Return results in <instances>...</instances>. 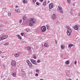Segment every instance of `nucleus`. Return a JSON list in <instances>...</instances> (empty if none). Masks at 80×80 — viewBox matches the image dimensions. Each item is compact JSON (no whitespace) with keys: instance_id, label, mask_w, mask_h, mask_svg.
<instances>
[{"instance_id":"15","label":"nucleus","mask_w":80,"mask_h":80,"mask_svg":"<svg viewBox=\"0 0 80 80\" xmlns=\"http://www.w3.org/2000/svg\"><path fill=\"white\" fill-rule=\"evenodd\" d=\"M14 57H19V54L18 53H16L14 54Z\"/></svg>"},{"instance_id":"36","label":"nucleus","mask_w":80,"mask_h":80,"mask_svg":"<svg viewBox=\"0 0 80 80\" xmlns=\"http://www.w3.org/2000/svg\"><path fill=\"white\" fill-rule=\"evenodd\" d=\"M21 34L22 36H23V33H21Z\"/></svg>"},{"instance_id":"19","label":"nucleus","mask_w":80,"mask_h":80,"mask_svg":"<svg viewBox=\"0 0 80 80\" xmlns=\"http://www.w3.org/2000/svg\"><path fill=\"white\" fill-rule=\"evenodd\" d=\"M27 48V50H28V51H29L30 49V48L28 46L27 48Z\"/></svg>"},{"instance_id":"32","label":"nucleus","mask_w":80,"mask_h":80,"mask_svg":"<svg viewBox=\"0 0 80 80\" xmlns=\"http://www.w3.org/2000/svg\"><path fill=\"white\" fill-rule=\"evenodd\" d=\"M8 15L9 16H10V15H11V13H8Z\"/></svg>"},{"instance_id":"42","label":"nucleus","mask_w":80,"mask_h":80,"mask_svg":"<svg viewBox=\"0 0 80 80\" xmlns=\"http://www.w3.org/2000/svg\"><path fill=\"white\" fill-rule=\"evenodd\" d=\"M40 80H43V79H40Z\"/></svg>"},{"instance_id":"29","label":"nucleus","mask_w":80,"mask_h":80,"mask_svg":"<svg viewBox=\"0 0 80 80\" xmlns=\"http://www.w3.org/2000/svg\"><path fill=\"white\" fill-rule=\"evenodd\" d=\"M33 58H34V59H36V58H37V57H36V56H34L33 57Z\"/></svg>"},{"instance_id":"46","label":"nucleus","mask_w":80,"mask_h":80,"mask_svg":"<svg viewBox=\"0 0 80 80\" xmlns=\"http://www.w3.org/2000/svg\"><path fill=\"white\" fill-rule=\"evenodd\" d=\"M48 2H49V1H48Z\"/></svg>"},{"instance_id":"26","label":"nucleus","mask_w":80,"mask_h":80,"mask_svg":"<svg viewBox=\"0 0 80 80\" xmlns=\"http://www.w3.org/2000/svg\"><path fill=\"white\" fill-rule=\"evenodd\" d=\"M38 63H40V59H38L37 61Z\"/></svg>"},{"instance_id":"21","label":"nucleus","mask_w":80,"mask_h":80,"mask_svg":"<svg viewBox=\"0 0 80 80\" xmlns=\"http://www.w3.org/2000/svg\"><path fill=\"white\" fill-rule=\"evenodd\" d=\"M22 18L23 20H25L27 19V17L25 16H24Z\"/></svg>"},{"instance_id":"23","label":"nucleus","mask_w":80,"mask_h":80,"mask_svg":"<svg viewBox=\"0 0 80 80\" xmlns=\"http://www.w3.org/2000/svg\"><path fill=\"white\" fill-rule=\"evenodd\" d=\"M46 4L47 3L46 2H44L42 4L44 6L46 5Z\"/></svg>"},{"instance_id":"45","label":"nucleus","mask_w":80,"mask_h":80,"mask_svg":"<svg viewBox=\"0 0 80 80\" xmlns=\"http://www.w3.org/2000/svg\"><path fill=\"white\" fill-rule=\"evenodd\" d=\"M4 57L3 56H2V58H3Z\"/></svg>"},{"instance_id":"17","label":"nucleus","mask_w":80,"mask_h":80,"mask_svg":"<svg viewBox=\"0 0 80 80\" xmlns=\"http://www.w3.org/2000/svg\"><path fill=\"white\" fill-rule=\"evenodd\" d=\"M12 75L13 77H15L16 76V74L15 73H12Z\"/></svg>"},{"instance_id":"44","label":"nucleus","mask_w":80,"mask_h":80,"mask_svg":"<svg viewBox=\"0 0 80 80\" xmlns=\"http://www.w3.org/2000/svg\"><path fill=\"white\" fill-rule=\"evenodd\" d=\"M2 53V52L0 51V53L1 54Z\"/></svg>"},{"instance_id":"16","label":"nucleus","mask_w":80,"mask_h":80,"mask_svg":"<svg viewBox=\"0 0 80 80\" xmlns=\"http://www.w3.org/2000/svg\"><path fill=\"white\" fill-rule=\"evenodd\" d=\"M66 63L67 65H68L70 63V61L69 60H67L66 62Z\"/></svg>"},{"instance_id":"25","label":"nucleus","mask_w":80,"mask_h":80,"mask_svg":"<svg viewBox=\"0 0 80 80\" xmlns=\"http://www.w3.org/2000/svg\"><path fill=\"white\" fill-rule=\"evenodd\" d=\"M9 45V42H7L5 44V45Z\"/></svg>"},{"instance_id":"27","label":"nucleus","mask_w":80,"mask_h":80,"mask_svg":"<svg viewBox=\"0 0 80 80\" xmlns=\"http://www.w3.org/2000/svg\"><path fill=\"white\" fill-rule=\"evenodd\" d=\"M68 1V2L69 3H70L71 1L70 0H67Z\"/></svg>"},{"instance_id":"10","label":"nucleus","mask_w":80,"mask_h":80,"mask_svg":"<svg viewBox=\"0 0 80 80\" xmlns=\"http://www.w3.org/2000/svg\"><path fill=\"white\" fill-rule=\"evenodd\" d=\"M74 30H77L78 29V26L76 25L74 27Z\"/></svg>"},{"instance_id":"12","label":"nucleus","mask_w":80,"mask_h":80,"mask_svg":"<svg viewBox=\"0 0 80 80\" xmlns=\"http://www.w3.org/2000/svg\"><path fill=\"white\" fill-rule=\"evenodd\" d=\"M44 46H45V47H49V46L48 45V43H44Z\"/></svg>"},{"instance_id":"24","label":"nucleus","mask_w":80,"mask_h":80,"mask_svg":"<svg viewBox=\"0 0 80 80\" xmlns=\"http://www.w3.org/2000/svg\"><path fill=\"white\" fill-rule=\"evenodd\" d=\"M46 27H47V28H49V27H50V25H46Z\"/></svg>"},{"instance_id":"7","label":"nucleus","mask_w":80,"mask_h":80,"mask_svg":"<svg viewBox=\"0 0 80 80\" xmlns=\"http://www.w3.org/2000/svg\"><path fill=\"white\" fill-rule=\"evenodd\" d=\"M27 62L28 65L29 67H32V66H33L32 64V63L31 62H30L29 60H27Z\"/></svg>"},{"instance_id":"41","label":"nucleus","mask_w":80,"mask_h":80,"mask_svg":"<svg viewBox=\"0 0 80 80\" xmlns=\"http://www.w3.org/2000/svg\"><path fill=\"white\" fill-rule=\"evenodd\" d=\"M56 44H57V41H56Z\"/></svg>"},{"instance_id":"35","label":"nucleus","mask_w":80,"mask_h":80,"mask_svg":"<svg viewBox=\"0 0 80 80\" xmlns=\"http://www.w3.org/2000/svg\"><path fill=\"white\" fill-rule=\"evenodd\" d=\"M22 22V19H20V23H21V22Z\"/></svg>"},{"instance_id":"33","label":"nucleus","mask_w":80,"mask_h":80,"mask_svg":"<svg viewBox=\"0 0 80 80\" xmlns=\"http://www.w3.org/2000/svg\"><path fill=\"white\" fill-rule=\"evenodd\" d=\"M32 1L33 2H35L37 1V0H32Z\"/></svg>"},{"instance_id":"8","label":"nucleus","mask_w":80,"mask_h":80,"mask_svg":"<svg viewBox=\"0 0 80 80\" xmlns=\"http://www.w3.org/2000/svg\"><path fill=\"white\" fill-rule=\"evenodd\" d=\"M53 3H50L49 5V8L50 9H52V8H53Z\"/></svg>"},{"instance_id":"22","label":"nucleus","mask_w":80,"mask_h":80,"mask_svg":"<svg viewBox=\"0 0 80 80\" xmlns=\"http://www.w3.org/2000/svg\"><path fill=\"white\" fill-rule=\"evenodd\" d=\"M61 48L62 49H64V48H65V47L63 45H61Z\"/></svg>"},{"instance_id":"37","label":"nucleus","mask_w":80,"mask_h":80,"mask_svg":"<svg viewBox=\"0 0 80 80\" xmlns=\"http://www.w3.org/2000/svg\"><path fill=\"white\" fill-rule=\"evenodd\" d=\"M75 64H77V61H75Z\"/></svg>"},{"instance_id":"40","label":"nucleus","mask_w":80,"mask_h":80,"mask_svg":"<svg viewBox=\"0 0 80 80\" xmlns=\"http://www.w3.org/2000/svg\"><path fill=\"white\" fill-rule=\"evenodd\" d=\"M67 80H72V79L69 78Z\"/></svg>"},{"instance_id":"13","label":"nucleus","mask_w":80,"mask_h":80,"mask_svg":"<svg viewBox=\"0 0 80 80\" xmlns=\"http://www.w3.org/2000/svg\"><path fill=\"white\" fill-rule=\"evenodd\" d=\"M16 36L18 37L19 39L20 40H21V39H22V37H21L19 35H17Z\"/></svg>"},{"instance_id":"31","label":"nucleus","mask_w":80,"mask_h":80,"mask_svg":"<svg viewBox=\"0 0 80 80\" xmlns=\"http://www.w3.org/2000/svg\"><path fill=\"white\" fill-rule=\"evenodd\" d=\"M35 76H36V77H37V76H38V74L36 73L35 74Z\"/></svg>"},{"instance_id":"5","label":"nucleus","mask_w":80,"mask_h":80,"mask_svg":"<svg viewBox=\"0 0 80 80\" xmlns=\"http://www.w3.org/2000/svg\"><path fill=\"white\" fill-rule=\"evenodd\" d=\"M31 61L32 63L36 65H37V62L35 60L31 59Z\"/></svg>"},{"instance_id":"1","label":"nucleus","mask_w":80,"mask_h":80,"mask_svg":"<svg viewBox=\"0 0 80 80\" xmlns=\"http://www.w3.org/2000/svg\"><path fill=\"white\" fill-rule=\"evenodd\" d=\"M36 22V19L34 18H32L30 19V26H33V25Z\"/></svg>"},{"instance_id":"43","label":"nucleus","mask_w":80,"mask_h":80,"mask_svg":"<svg viewBox=\"0 0 80 80\" xmlns=\"http://www.w3.org/2000/svg\"><path fill=\"white\" fill-rule=\"evenodd\" d=\"M18 6H16V8H18Z\"/></svg>"},{"instance_id":"38","label":"nucleus","mask_w":80,"mask_h":80,"mask_svg":"<svg viewBox=\"0 0 80 80\" xmlns=\"http://www.w3.org/2000/svg\"><path fill=\"white\" fill-rule=\"evenodd\" d=\"M40 2H43V0H40Z\"/></svg>"},{"instance_id":"18","label":"nucleus","mask_w":80,"mask_h":80,"mask_svg":"<svg viewBox=\"0 0 80 80\" xmlns=\"http://www.w3.org/2000/svg\"><path fill=\"white\" fill-rule=\"evenodd\" d=\"M73 44H70L68 45V47H73Z\"/></svg>"},{"instance_id":"20","label":"nucleus","mask_w":80,"mask_h":80,"mask_svg":"<svg viewBox=\"0 0 80 80\" xmlns=\"http://www.w3.org/2000/svg\"><path fill=\"white\" fill-rule=\"evenodd\" d=\"M23 3H27V0H23Z\"/></svg>"},{"instance_id":"3","label":"nucleus","mask_w":80,"mask_h":80,"mask_svg":"<svg viewBox=\"0 0 80 80\" xmlns=\"http://www.w3.org/2000/svg\"><path fill=\"white\" fill-rule=\"evenodd\" d=\"M16 61L14 60H12L11 62V65L12 66L14 67L16 65Z\"/></svg>"},{"instance_id":"14","label":"nucleus","mask_w":80,"mask_h":80,"mask_svg":"<svg viewBox=\"0 0 80 80\" xmlns=\"http://www.w3.org/2000/svg\"><path fill=\"white\" fill-rule=\"evenodd\" d=\"M15 10L17 13H19V12H20V10L18 9H17V8H16L15 9Z\"/></svg>"},{"instance_id":"2","label":"nucleus","mask_w":80,"mask_h":80,"mask_svg":"<svg viewBox=\"0 0 80 80\" xmlns=\"http://www.w3.org/2000/svg\"><path fill=\"white\" fill-rule=\"evenodd\" d=\"M72 32V29L70 28V27L68 28V30H67V33L68 36H70V34Z\"/></svg>"},{"instance_id":"6","label":"nucleus","mask_w":80,"mask_h":80,"mask_svg":"<svg viewBox=\"0 0 80 80\" xmlns=\"http://www.w3.org/2000/svg\"><path fill=\"white\" fill-rule=\"evenodd\" d=\"M58 11H59L62 14L63 13V10H62V8L60 7L58 8V9L57 10Z\"/></svg>"},{"instance_id":"28","label":"nucleus","mask_w":80,"mask_h":80,"mask_svg":"<svg viewBox=\"0 0 80 80\" xmlns=\"http://www.w3.org/2000/svg\"><path fill=\"white\" fill-rule=\"evenodd\" d=\"M36 5H40V3H38V2H36Z\"/></svg>"},{"instance_id":"39","label":"nucleus","mask_w":80,"mask_h":80,"mask_svg":"<svg viewBox=\"0 0 80 80\" xmlns=\"http://www.w3.org/2000/svg\"><path fill=\"white\" fill-rule=\"evenodd\" d=\"M79 17H80V13L78 14Z\"/></svg>"},{"instance_id":"4","label":"nucleus","mask_w":80,"mask_h":80,"mask_svg":"<svg viewBox=\"0 0 80 80\" xmlns=\"http://www.w3.org/2000/svg\"><path fill=\"white\" fill-rule=\"evenodd\" d=\"M41 29L42 30V32H44L46 31V27L45 26H42L41 27Z\"/></svg>"},{"instance_id":"11","label":"nucleus","mask_w":80,"mask_h":80,"mask_svg":"<svg viewBox=\"0 0 80 80\" xmlns=\"http://www.w3.org/2000/svg\"><path fill=\"white\" fill-rule=\"evenodd\" d=\"M8 37V36L5 35L3 37H2V39H3V40H4V39H6V38H7Z\"/></svg>"},{"instance_id":"47","label":"nucleus","mask_w":80,"mask_h":80,"mask_svg":"<svg viewBox=\"0 0 80 80\" xmlns=\"http://www.w3.org/2000/svg\"><path fill=\"white\" fill-rule=\"evenodd\" d=\"M77 80H78V79H77Z\"/></svg>"},{"instance_id":"34","label":"nucleus","mask_w":80,"mask_h":80,"mask_svg":"<svg viewBox=\"0 0 80 80\" xmlns=\"http://www.w3.org/2000/svg\"><path fill=\"white\" fill-rule=\"evenodd\" d=\"M36 72H38V69L36 70Z\"/></svg>"},{"instance_id":"30","label":"nucleus","mask_w":80,"mask_h":80,"mask_svg":"<svg viewBox=\"0 0 80 80\" xmlns=\"http://www.w3.org/2000/svg\"><path fill=\"white\" fill-rule=\"evenodd\" d=\"M3 40V39L2 38V37L0 38V41H1V40Z\"/></svg>"},{"instance_id":"9","label":"nucleus","mask_w":80,"mask_h":80,"mask_svg":"<svg viewBox=\"0 0 80 80\" xmlns=\"http://www.w3.org/2000/svg\"><path fill=\"white\" fill-rule=\"evenodd\" d=\"M56 17V15H55V14H52V20H54L55 18Z\"/></svg>"}]
</instances>
